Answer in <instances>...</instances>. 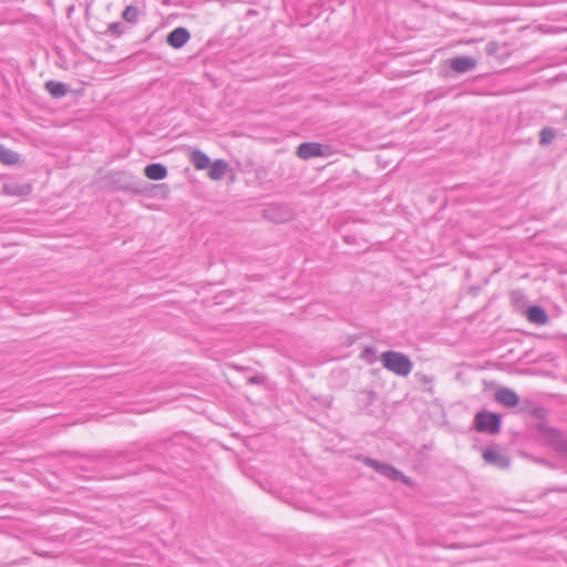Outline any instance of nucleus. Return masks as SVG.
<instances>
[{"label": "nucleus", "instance_id": "f257e3e1", "mask_svg": "<svg viewBox=\"0 0 567 567\" xmlns=\"http://www.w3.org/2000/svg\"><path fill=\"white\" fill-rule=\"evenodd\" d=\"M381 362L383 367L402 377H406L412 371L411 360L403 353L395 351H386L381 354Z\"/></svg>", "mask_w": 567, "mask_h": 567}, {"label": "nucleus", "instance_id": "f03ea898", "mask_svg": "<svg viewBox=\"0 0 567 567\" xmlns=\"http://www.w3.org/2000/svg\"><path fill=\"white\" fill-rule=\"evenodd\" d=\"M501 417L496 413L478 412L475 415V429L477 432L495 434L499 432Z\"/></svg>", "mask_w": 567, "mask_h": 567}, {"label": "nucleus", "instance_id": "7ed1b4c3", "mask_svg": "<svg viewBox=\"0 0 567 567\" xmlns=\"http://www.w3.org/2000/svg\"><path fill=\"white\" fill-rule=\"evenodd\" d=\"M365 464H368L370 467H372L375 472L380 473L381 475L394 481V482H403L405 484L410 483V480L399 470L394 468L390 464H385L382 462H379L377 460L367 458Z\"/></svg>", "mask_w": 567, "mask_h": 567}, {"label": "nucleus", "instance_id": "20e7f679", "mask_svg": "<svg viewBox=\"0 0 567 567\" xmlns=\"http://www.w3.org/2000/svg\"><path fill=\"white\" fill-rule=\"evenodd\" d=\"M483 458L486 463L499 468L506 470L511 465V458L508 455L499 451L495 446H489L483 452Z\"/></svg>", "mask_w": 567, "mask_h": 567}, {"label": "nucleus", "instance_id": "39448f33", "mask_svg": "<svg viewBox=\"0 0 567 567\" xmlns=\"http://www.w3.org/2000/svg\"><path fill=\"white\" fill-rule=\"evenodd\" d=\"M190 34L185 28H176L172 32L168 33L166 42L174 49H181L184 47L189 40Z\"/></svg>", "mask_w": 567, "mask_h": 567}, {"label": "nucleus", "instance_id": "423d86ee", "mask_svg": "<svg viewBox=\"0 0 567 567\" xmlns=\"http://www.w3.org/2000/svg\"><path fill=\"white\" fill-rule=\"evenodd\" d=\"M324 154L320 143H301L297 148V155L302 159H309Z\"/></svg>", "mask_w": 567, "mask_h": 567}, {"label": "nucleus", "instance_id": "0eeeda50", "mask_svg": "<svg viewBox=\"0 0 567 567\" xmlns=\"http://www.w3.org/2000/svg\"><path fill=\"white\" fill-rule=\"evenodd\" d=\"M545 433L548 444L557 452H560L567 456V440L564 437V435L555 429H548Z\"/></svg>", "mask_w": 567, "mask_h": 567}, {"label": "nucleus", "instance_id": "6e6552de", "mask_svg": "<svg viewBox=\"0 0 567 567\" xmlns=\"http://www.w3.org/2000/svg\"><path fill=\"white\" fill-rule=\"evenodd\" d=\"M495 400L506 408H514L519 403V396L511 389L502 388L495 392Z\"/></svg>", "mask_w": 567, "mask_h": 567}, {"label": "nucleus", "instance_id": "1a4fd4ad", "mask_svg": "<svg viewBox=\"0 0 567 567\" xmlns=\"http://www.w3.org/2000/svg\"><path fill=\"white\" fill-rule=\"evenodd\" d=\"M476 65V61L470 56H456L451 60L450 66L453 71L457 73H465L474 69Z\"/></svg>", "mask_w": 567, "mask_h": 567}, {"label": "nucleus", "instance_id": "9d476101", "mask_svg": "<svg viewBox=\"0 0 567 567\" xmlns=\"http://www.w3.org/2000/svg\"><path fill=\"white\" fill-rule=\"evenodd\" d=\"M144 174L152 181H161L167 176V168L161 163H152L144 168Z\"/></svg>", "mask_w": 567, "mask_h": 567}, {"label": "nucleus", "instance_id": "9b49d317", "mask_svg": "<svg viewBox=\"0 0 567 567\" xmlns=\"http://www.w3.org/2000/svg\"><path fill=\"white\" fill-rule=\"evenodd\" d=\"M3 192L10 196H27L32 192L30 184L6 183Z\"/></svg>", "mask_w": 567, "mask_h": 567}, {"label": "nucleus", "instance_id": "f8f14e48", "mask_svg": "<svg viewBox=\"0 0 567 567\" xmlns=\"http://www.w3.org/2000/svg\"><path fill=\"white\" fill-rule=\"evenodd\" d=\"M527 319L536 324H544L547 322L548 317L546 311L539 306H530L526 310Z\"/></svg>", "mask_w": 567, "mask_h": 567}, {"label": "nucleus", "instance_id": "ddd939ff", "mask_svg": "<svg viewBox=\"0 0 567 567\" xmlns=\"http://www.w3.org/2000/svg\"><path fill=\"white\" fill-rule=\"evenodd\" d=\"M228 164L224 159H217L209 164L208 176L213 181L221 179L227 171Z\"/></svg>", "mask_w": 567, "mask_h": 567}, {"label": "nucleus", "instance_id": "4468645a", "mask_svg": "<svg viewBox=\"0 0 567 567\" xmlns=\"http://www.w3.org/2000/svg\"><path fill=\"white\" fill-rule=\"evenodd\" d=\"M189 161L197 169L208 168L210 164L209 157L200 150H192Z\"/></svg>", "mask_w": 567, "mask_h": 567}, {"label": "nucleus", "instance_id": "2eb2a0df", "mask_svg": "<svg viewBox=\"0 0 567 567\" xmlns=\"http://www.w3.org/2000/svg\"><path fill=\"white\" fill-rule=\"evenodd\" d=\"M44 87L54 99L62 97L68 93V87L64 83L53 80L45 82Z\"/></svg>", "mask_w": 567, "mask_h": 567}, {"label": "nucleus", "instance_id": "dca6fc26", "mask_svg": "<svg viewBox=\"0 0 567 567\" xmlns=\"http://www.w3.org/2000/svg\"><path fill=\"white\" fill-rule=\"evenodd\" d=\"M20 155L2 145H0V162L6 165H14L19 162Z\"/></svg>", "mask_w": 567, "mask_h": 567}, {"label": "nucleus", "instance_id": "f3484780", "mask_svg": "<svg viewBox=\"0 0 567 567\" xmlns=\"http://www.w3.org/2000/svg\"><path fill=\"white\" fill-rule=\"evenodd\" d=\"M138 17L140 10L136 6H127L122 13V18L128 23H136Z\"/></svg>", "mask_w": 567, "mask_h": 567}, {"label": "nucleus", "instance_id": "a211bd4d", "mask_svg": "<svg viewBox=\"0 0 567 567\" xmlns=\"http://www.w3.org/2000/svg\"><path fill=\"white\" fill-rule=\"evenodd\" d=\"M539 143L542 145H549L556 137V131L551 127H544L539 133Z\"/></svg>", "mask_w": 567, "mask_h": 567}, {"label": "nucleus", "instance_id": "6ab92c4d", "mask_svg": "<svg viewBox=\"0 0 567 567\" xmlns=\"http://www.w3.org/2000/svg\"><path fill=\"white\" fill-rule=\"evenodd\" d=\"M109 31L112 34L118 35L122 32V24L120 22L111 23L110 27H109Z\"/></svg>", "mask_w": 567, "mask_h": 567}, {"label": "nucleus", "instance_id": "aec40b11", "mask_svg": "<svg viewBox=\"0 0 567 567\" xmlns=\"http://www.w3.org/2000/svg\"><path fill=\"white\" fill-rule=\"evenodd\" d=\"M65 14H66V17H68V18H70V17H71V7H68V8L65 9Z\"/></svg>", "mask_w": 567, "mask_h": 567}]
</instances>
